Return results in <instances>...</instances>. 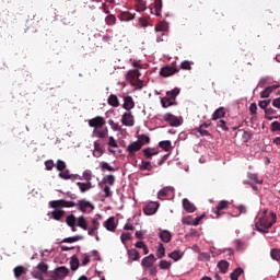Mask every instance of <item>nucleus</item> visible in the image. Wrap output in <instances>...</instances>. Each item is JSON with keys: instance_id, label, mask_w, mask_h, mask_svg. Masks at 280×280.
<instances>
[{"instance_id": "nucleus-1", "label": "nucleus", "mask_w": 280, "mask_h": 280, "mask_svg": "<svg viewBox=\"0 0 280 280\" xmlns=\"http://www.w3.org/2000/svg\"><path fill=\"white\" fill-rule=\"evenodd\" d=\"M277 223V213L271 211L268 215V210H264L260 217L255 222L256 231L259 233H268V229H272V225Z\"/></svg>"}, {"instance_id": "nucleus-2", "label": "nucleus", "mask_w": 280, "mask_h": 280, "mask_svg": "<svg viewBox=\"0 0 280 280\" xmlns=\"http://www.w3.org/2000/svg\"><path fill=\"white\" fill-rule=\"evenodd\" d=\"M90 128H94L93 135L98 139H106L108 137V127L106 126V119L102 116H96L89 120Z\"/></svg>"}, {"instance_id": "nucleus-3", "label": "nucleus", "mask_w": 280, "mask_h": 280, "mask_svg": "<svg viewBox=\"0 0 280 280\" xmlns=\"http://www.w3.org/2000/svg\"><path fill=\"white\" fill-rule=\"evenodd\" d=\"M139 78H141V72H139V70H129L127 72V80L130 81V84L137 86V89H143V81Z\"/></svg>"}, {"instance_id": "nucleus-4", "label": "nucleus", "mask_w": 280, "mask_h": 280, "mask_svg": "<svg viewBox=\"0 0 280 280\" xmlns=\"http://www.w3.org/2000/svg\"><path fill=\"white\" fill-rule=\"evenodd\" d=\"M49 207H51V209H71L73 207H78V203L73 202V201H67L65 199H60V200H54L49 202Z\"/></svg>"}, {"instance_id": "nucleus-5", "label": "nucleus", "mask_w": 280, "mask_h": 280, "mask_svg": "<svg viewBox=\"0 0 280 280\" xmlns=\"http://www.w3.org/2000/svg\"><path fill=\"white\" fill-rule=\"evenodd\" d=\"M77 209L81 211V213H91L95 209V206H93L91 201L80 199L77 203Z\"/></svg>"}, {"instance_id": "nucleus-6", "label": "nucleus", "mask_w": 280, "mask_h": 280, "mask_svg": "<svg viewBox=\"0 0 280 280\" xmlns=\"http://www.w3.org/2000/svg\"><path fill=\"white\" fill-rule=\"evenodd\" d=\"M122 126H127V128H132L135 126V116L132 112H125L120 119Z\"/></svg>"}, {"instance_id": "nucleus-7", "label": "nucleus", "mask_w": 280, "mask_h": 280, "mask_svg": "<svg viewBox=\"0 0 280 280\" xmlns=\"http://www.w3.org/2000/svg\"><path fill=\"white\" fill-rule=\"evenodd\" d=\"M178 95H180V89L178 88L166 92V98L170 101L168 106H176V97H178Z\"/></svg>"}, {"instance_id": "nucleus-8", "label": "nucleus", "mask_w": 280, "mask_h": 280, "mask_svg": "<svg viewBox=\"0 0 280 280\" xmlns=\"http://www.w3.org/2000/svg\"><path fill=\"white\" fill-rule=\"evenodd\" d=\"M163 119L164 121H167L173 128H178V126H180V119L174 116L172 113L165 114Z\"/></svg>"}, {"instance_id": "nucleus-9", "label": "nucleus", "mask_w": 280, "mask_h": 280, "mask_svg": "<svg viewBox=\"0 0 280 280\" xmlns=\"http://www.w3.org/2000/svg\"><path fill=\"white\" fill-rule=\"evenodd\" d=\"M151 14L155 16H161V10H163V0H155L154 3L150 5Z\"/></svg>"}, {"instance_id": "nucleus-10", "label": "nucleus", "mask_w": 280, "mask_h": 280, "mask_svg": "<svg viewBox=\"0 0 280 280\" xmlns=\"http://www.w3.org/2000/svg\"><path fill=\"white\" fill-rule=\"evenodd\" d=\"M141 144L138 143L137 141L131 142L129 145L126 148V152H128V156H135L139 150H141Z\"/></svg>"}, {"instance_id": "nucleus-11", "label": "nucleus", "mask_w": 280, "mask_h": 280, "mask_svg": "<svg viewBox=\"0 0 280 280\" xmlns=\"http://www.w3.org/2000/svg\"><path fill=\"white\" fill-rule=\"evenodd\" d=\"M59 178H62L63 180H77V178H79V180H82V177L71 174L67 168L59 173Z\"/></svg>"}, {"instance_id": "nucleus-12", "label": "nucleus", "mask_w": 280, "mask_h": 280, "mask_svg": "<svg viewBox=\"0 0 280 280\" xmlns=\"http://www.w3.org/2000/svg\"><path fill=\"white\" fill-rule=\"evenodd\" d=\"M55 277H57V279H65L66 277L69 276V268L61 266L55 269L54 273Z\"/></svg>"}, {"instance_id": "nucleus-13", "label": "nucleus", "mask_w": 280, "mask_h": 280, "mask_svg": "<svg viewBox=\"0 0 280 280\" xmlns=\"http://www.w3.org/2000/svg\"><path fill=\"white\" fill-rule=\"evenodd\" d=\"M174 73H178V68L166 66L160 70L162 78H170V75H174Z\"/></svg>"}, {"instance_id": "nucleus-14", "label": "nucleus", "mask_w": 280, "mask_h": 280, "mask_svg": "<svg viewBox=\"0 0 280 280\" xmlns=\"http://www.w3.org/2000/svg\"><path fill=\"white\" fill-rule=\"evenodd\" d=\"M156 261V257L154 254H150L149 256L144 257L141 261V266L143 268H152L154 266V262Z\"/></svg>"}, {"instance_id": "nucleus-15", "label": "nucleus", "mask_w": 280, "mask_h": 280, "mask_svg": "<svg viewBox=\"0 0 280 280\" xmlns=\"http://www.w3.org/2000/svg\"><path fill=\"white\" fill-rule=\"evenodd\" d=\"M104 152H106V149H104V145L102 144V142L95 141L93 156H95V159H100V156H102Z\"/></svg>"}, {"instance_id": "nucleus-16", "label": "nucleus", "mask_w": 280, "mask_h": 280, "mask_svg": "<svg viewBox=\"0 0 280 280\" xmlns=\"http://www.w3.org/2000/svg\"><path fill=\"white\" fill-rule=\"evenodd\" d=\"M170 194H174V187H164L158 192V198L159 200H165V198L170 197Z\"/></svg>"}, {"instance_id": "nucleus-17", "label": "nucleus", "mask_w": 280, "mask_h": 280, "mask_svg": "<svg viewBox=\"0 0 280 280\" xmlns=\"http://www.w3.org/2000/svg\"><path fill=\"white\" fill-rule=\"evenodd\" d=\"M122 108L127 112H130L132 108H135V100H132V96L127 95L124 97Z\"/></svg>"}, {"instance_id": "nucleus-18", "label": "nucleus", "mask_w": 280, "mask_h": 280, "mask_svg": "<svg viewBox=\"0 0 280 280\" xmlns=\"http://www.w3.org/2000/svg\"><path fill=\"white\" fill-rule=\"evenodd\" d=\"M159 237L165 244H170V242H172V233L167 230L160 231Z\"/></svg>"}, {"instance_id": "nucleus-19", "label": "nucleus", "mask_w": 280, "mask_h": 280, "mask_svg": "<svg viewBox=\"0 0 280 280\" xmlns=\"http://www.w3.org/2000/svg\"><path fill=\"white\" fill-rule=\"evenodd\" d=\"M224 209H229V201L226 200H222L218 203L217 210L214 211L217 218H220V215H222V211H224Z\"/></svg>"}, {"instance_id": "nucleus-20", "label": "nucleus", "mask_w": 280, "mask_h": 280, "mask_svg": "<svg viewBox=\"0 0 280 280\" xmlns=\"http://www.w3.org/2000/svg\"><path fill=\"white\" fill-rule=\"evenodd\" d=\"M183 208L187 213H194V211H196V206L187 198L183 199Z\"/></svg>"}, {"instance_id": "nucleus-21", "label": "nucleus", "mask_w": 280, "mask_h": 280, "mask_svg": "<svg viewBox=\"0 0 280 280\" xmlns=\"http://www.w3.org/2000/svg\"><path fill=\"white\" fill-rule=\"evenodd\" d=\"M100 229V221H97V219H92V225L90 228H88V234L93 236L95 235L97 231Z\"/></svg>"}, {"instance_id": "nucleus-22", "label": "nucleus", "mask_w": 280, "mask_h": 280, "mask_svg": "<svg viewBox=\"0 0 280 280\" xmlns=\"http://www.w3.org/2000/svg\"><path fill=\"white\" fill-rule=\"evenodd\" d=\"M77 185L81 194H86V191H89L90 189H93V184H91V182H86V183L78 182Z\"/></svg>"}, {"instance_id": "nucleus-23", "label": "nucleus", "mask_w": 280, "mask_h": 280, "mask_svg": "<svg viewBox=\"0 0 280 280\" xmlns=\"http://www.w3.org/2000/svg\"><path fill=\"white\" fill-rule=\"evenodd\" d=\"M104 226L107 231L114 232L117 229V225L115 224V217L108 218L105 221Z\"/></svg>"}, {"instance_id": "nucleus-24", "label": "nucleus", "mask_w": 280, "mask_h": 280, "mask_svg": "<svg viewBox=\"0 0 280 280\" xmlns=\"http://www.w3.org/2000/svg\"><path fill=\"white\" fill-rule=\"evenodd\" d=\"M224 115H226V112L224 110V107H219L212 114V121H218V119H222V117H224Z\"/></svg>"}, {"instance_id": "nucleus-25", "label": "nucleus", "mask_w": 280, "mask_h": 280, "mask_svg": "<svg viewBox=\"0 0 280 280\" xmlns=\"http://www.w3.org/2000/svg\"><path fill=\"white\" fill-rule=\"evenodd\" d=\"M107 103L109 106H113L114 108H119V98L115 94H110L108 96Z\"/></svg>"}, {"instance_id": "nucleus-26", "label": "nucleus", "mask_w": 280, "mask_h": 280, "mask_svg": "<svg viewBox=\"0 0 280 280\" xmlns=\"http://www.w3.org/2000/svg\"><path fill=\"white\" fill-rule=\"evenodd\" d=\"M77 226L83 229V231L89 230V223L86 222V218H84V215H81L77 219Z\"/></svg>"}, {"instance_id": "nucleus-27", "label": "nucleus", "mask_w": 280, "mask_h": 280, "mask_svg": "<svg viewBox=\"0 0 280 280\" xmlns=\"http://www.w3.org/2000/svg\"><path fill=\"white\" fill-rule=\"evenodd\" d=\"M51 217L60 222L62 218H65V210H60V208H55V210L51 212Z\"/></svg>"}, {"instance_id": "nucleus-28", "label": "nucleus", "mask_w": 280, "mask_h": 280, "mask_svg": "<svg viewBox=\"0 0 280 280\" xmlns=\"http://www.w3.org/2000/svg\"><path fill=\"white\" fill-rule=\"evenodd\" d=\"M272 115H277V109L272 107H268V109H266L265 112V119H268V121H272V119H277V116H272Z\"/></svg>"}, {"instance_id": "nucleus-29", "label": "nucleus", "mask_w": 280, "mask_h": 280, "mask_svg": "<svg viewBox=\"0 0 280 280\" xmlns=\"http://www.w3.org/2000/svg\"><path fill=\"white\" fill-rule=\"evenodd\" d=\"M118 19L120 21H132V20H135V14H132L128 11H124V12L119 13Z\"/></svg>"}, {"instance_id": "nucleus-30", "label": "nucleus", "mask_w": 280, "mask_h": 280, "mask_svg": "<svg viewBox=\"0 0 280 280\" xmlns=\"http://www.w3.org/2000/svg\"><path fill=\"white\" fill-rule=\"evenodd\" d=\"M229 266H230V264L226 260H220L218 262V268H219L220 272H222L223 275H226V272H229Z\"/></svg>"}, {"instance_id": "nucleus-31", "label": "nucleus", "mask_w": 280, "mask_h": 280, "mask_svg": "<svg viewBox=\"0 0 280 280\" xmlns=\"http://www.w3.org/2000/svg\"><path fill=\"white\" fill-rule=\"evenodd\" d=\"M143 154H144L145 159H152V156H156V154H159V150L152 149V148H147L143 150Z\"/></svg>"}, {"instance_id": "nucleus-32", "label": "nucleus", "mask_w": 280, "mask_h": 280, "mask_svg": "<svg viewBox=\"0 0 280 280\" xmlns=\"http://www.w3.org/2000/svg\"><path fill=\"white\" fill-rule=\"evenodd\" d=\"M242 275H244V269L238 267V268L234 269L232 273H230V279L237 280V279H240V277H242Z\"/></svg>"}, {"instance_id": "nucleus-33", "label": "nucleus", "mask_w": 280, "mask_h": 280, "mask_svg": "<svg viewBox=\"0 0 280 280\" xmlns=\"http://www.w3.org/2000/svg\"><path fill=\"white\" fill-rule=\"evenodd\" d=\"M70 268L72 271L78 270L80 268V259H78V256L73 255L70 259Z\"/></svg>"}, {"instance_id": "nucleus-34", "label": "nucleus", "mask_w": 280, "mask_h": 280, "mask_svg": "<svg viewBox=\"0 0 280 280\" xmlns=\"http://www.w3.org/2000/svg\"><path fill=\"white\" fill-rule=\"evenodd\" d=\"M159 148L164 150V152H170V150H172V141L170 140L161 141L159 142Z\"/></svg>"}, {"instance_id": "nucleus-35", "label": "nucleus", "mask_w": 280, "mask_h": 280, "mask_svg": "<svg viewBox=\"0 0 280 280\" xmlns=\"http://www.w3.org/2000/svg\"><path fill=\"white\" fill-rule=\"evenodd\" d=\"M136 142L140 144V148H143V145L150 143V138L147 135H139L138 140Z\"/></svg>"}, {"instance_id": "nucleus-36", "label": "nucleus", "mask_w": 280, "mask_h": 280, "mask_svg": "<svg viewBox=\"0 0 280 280\" xmlns=\"http://www.w3.org/2000/svg\"><path fill=\"white\" fill-rule=\"evenodd\" d=\"M156 207H154V203L148 205L144 207L143 212L145 215H154L156 213Z\"/></svg>"}, {"instance_id": "nucleus-37", "label": "nucleus", "mask_w": 280, "mask_h": 280, "mask_svg": "<svg viewBox=\"0 0 280 280\" xmlns=\"http://www.w3.org/2000/svg\"><path fill=\"white\" fill-rule=\"evenodd\" d=\"M170 259H173V261H179V259H183V253L180 250H174L168 254Z\"/></svg>"}, {"instance_id": "nucleus-38", "label": "nucleus", "mask_w": 280, "mask_h": 280, "mask_svg": "<svg viewBox=\"0 0 280 280\" xmlns=\"http://www.w3.org/2000/svg\"><path fill=\"white\" fill-rule=\"evenodd\" d=\"M128 255H129V258H131L132 261H139L140 259V254H139V250L132 248V249H129L128 250Z\"/></svg>"}, {"instance_id": "nucleus-39", "label": "nucleus", "mask_w": 280, "mask_h": 280, "mask_svg": "<svg viewBox=\"0 0 280 280\" xmlns=\"http://www.w3.org/2000/svg\"><path fill=\"white\" fill-rule=\"evenodd\" d=\"M14 272V277L15 279H19L20 277H23V275H25V267L23 266H18L13 269Z\"/></svg>"}, {"instance_id": "nucleus-40", "label": "nucleus", "mask_w": 280, "mask_h": 280, "mask_svg": "<svg viewBox=\"0 0 280 280\" xmlns=\"http://www.w3.org/2000/svg\"><path fill=\"white\" fill-rule=\"evenodd\" d=\"M80 240H84V236H81V235L71 236V237L63 238L62 242L65 244H73V242H80Z\"/></svg>"}, {"instance_id": "nucleus-41", "label": "nucleus", "mask_w": 280, "mask_h": 280, "mask_svg": "<svg viewBox=\"0 0 280 280\" xmlns=\"http://www.w3.org/2000/svg\"><path fill=\"white\" fill-rule=\"evenodd\" d=\"M247 178L257 183V185H264V180L259 179V176L256 173H247Z\"/></svg>"}, {"instance_id": "nucleus-42", "label": "nucleus", "mask_w": 280, "mask_h": 280, "mask_svg": "<svg viewBox=\"0 0 280 280\" xmlns=\"http://www.w3.org/2000/svg\"><path fill=\"white\" fill-rule=\"evenodd\" d=\"M155 255L158 259H163V257H165V246H163V243L159 244Z\"/></svg>"}, {"instance_id": "nucleus-43", "label": "nucleus", "mask_w": 280, "mask_h": 280, "mask_svg": "<svg viewBox=\"0 0 280 280\" xmlns=\"http://www.w3.org/2000/svg\"><path fill=\"white\" fill-rule=\"evenodd\" d=\"M271 102H272V100L259 101L258 106H259V108H261V110H264V113H266V110H268Z\"/></svg>"}, {"instance_id": "nucleus-44", "label": "nucleus", "mask_w": 280, "mask_h": 280, "mask_svg": "<svg viewBox=\"0 0 280 280\" xmlns=\"http://www.w3.org/2000/svg\"><path fill=\"white\" fill-rule=\"evenodd\" d=\"M270 257L273 259V261H280V249L279 248H272L270 250Z\"/></svg>"}, {"instance_id": "nucleus-45", "label": "nucleus", "mask_w": 280, "mask_h": 280, "mask_svg": "<svg viewBox=\"0 0 280 280\" xmlns=\"http://www.w3.org/2000/svg\"><path fill=\"white\" fill-rule=\"evenodd\" d=\"M136 10H137V12H145V10H147L145 1L137 0Z\"/></svg>"}, {"instance_id": "nucleus-46", "label": "nucleus", "mask_w": 280, "mask_h": 280, "mask_svg": "<svg viewBox=\"0 0 280 280\" xmlns=\"http://www.w3.org/2000/svg\"><path fill=\"white\" fill-rule=\"evenodd\" d=\"M105 23L106 25H115V23H117V18L115 16V14H108L106 18H105Z\"/></svg>"}, {"instance_id": "nucleus-47", "label": "nucleus", "mask_w": 280, "mask_h": 280, "mask_svg": "<svg viewBox=\"0 0 280 280\" xmlns=\"http://www.w3.org/2000/svg\"><path fill=\"white\" fill-rule=\"evenodd\" d=\"M55 167L57 168L58 172H65L67 170V163L62 160H58L57 163L55 164Z\"/></svg>"}, {"instance_id": "nucleus-48", "label": "nucleus", "mask_w": 280, "mask_h": 280, "mask_svg": "<svg viewBox=\"0 0 280 280\" xmlns=\"http://www.w3.org/2000/svg\"><path fill=\"white\" fill-rule=\"evenodd\" d=\"M108 124H109L112 130H114V132H121V126H119L117 122H115V120L109 119Z\"/></svg>"}, {"instance_id": "nucleus-49", "label": "nucleus", "mask_w": 280, "mask_h": 280, "mask_svg": "<svg viewBox=\"0 0 280 280\" xmlns=\"http://www.w3.org/2000/svg\"><path fill=\"white\" fill-rule=\"evenodd\" d=\"M37 270L42 273V275H46L47 270H49V266L45 262H39L37 265Z\"/></svg>"}, {"instance_id": "nucleus-50", "label": "nucleus", "mask_w": 280, "mask_h": 280, "mask_svg": "<svg viewBox=\"0 0 280 280\" xmlns=\"http://www.w3.org/2000/svg\"><path fill=\"white\" fill-rule=\"evenodd\" d=\"M140 170L147 171V172H152V164L149 161H142V164L140 166Z\"/></svg>"}, {"instance_id": "nucleus-51", "label": "nucleus", "mask_w": 280, "mask_h": 280, "mask_svg": "<svg viewBox=\"0 0 280 280\" xmlns=\"http://www.w3.org/2000/svg\"><path fill=\"white\" fill-rule=\"evenodd\" d=\"M100 167L102 172H105V170H107V172H115V168L108 165V162H101Z\"/></svg>"}, {"instance_id": "nucleus-52", "label": "nucleus", "mask_w": 280, "mask_h": 280, "mask_svg": "<svg viewBox=\"0 0 280 280\" xmlns=\"http://www.w3.org/2000/svg\"><path fill=\"white\" fill-rule=\"evenodd\" d=\"M159 266L161 270H170V268H172V262L167 260H161Z\"/></svg>"}, {"instance_id": "nucleus-53", "label": "nucleus", "mask_w": 280, "mask_h": 280, "mask_svg": "<svg viewBox=\"0 0 280 280\" xmlns=\"http://www.w3.org/2000/svg\"><path fill=\"white\" fill-rule=\"evenodd\" d=\"M182 223L187 224L188 226H194V218L191 215H187L182 218Z\"/></svg>"}, {"instance_id": "nucleus-54", "label": "nucleus", "mask_w": 280, "mask_h": 280, "mask_svg": "<svg viewBox=\"0 0 280 280\" xmlns=\"http://www.w3.org/2000/svg\"><path fill=\"white\" fill-rule=\"evenodd\" d=\"M78 219H75V215L74 214H70L67 217L66 219V223L69 225V226H73V224H75Z\"/></svg>"}, {"instance_id": "nucleus-55", "label": "nucleus", "mask_w": 280, "mask_h": 280, "mask_svg": "<svg viewBox=\"0 0 280 280\" xmlns=\"http://www.w3.org/2000/svg\"><path fill=\"white\" fill-rule=\"evenodd\" d=\"M132 235L129 232H124L120 236V240L122 244H126V242H129L131 240Z\"/></svg>"}, {"instance_id": "nucleus-56", "label": "nucleus", "mask_w": 280, "mask_h": 280, "mask_svg": "<svg viewBox=\"0 0 280 280\" xmlns=\"http://www.w3.org/2000/svg\"><path fill=\"white\" fill-rule=\"evenodd\" d=\"M104 183H106L107 185H115V176L113 175H107L104 177Z\"/></svg>"}, {"instance_id": "nucleus-57", "label": "nucleus", "mask_w": 280, "mask_h": 280, "mask_svg": "<svg viewBox=\"0 0 280 280\" xmlns=\"http://www.w3.org/2000/svg\"><path fill=\"white\" fill-rule=\"evenodd\" d=\"M180 69H184L185 71H191V62L188 60H185L180 63Z\"/></svg>"}, {"instance_id": "nucleus-58", "label": "nucleus", "mask_w": 280, "mask_h": 280, "mask_svg": "<svg viewBox=\"0 0 280 280\" xmlns=\"http://www.w3.org/2000/svg\"><path fill=\"white\" fill-rule=\"evenodd\" d=\"M265 89H267V91L271 95V93H275V91H277V89H280V84H279V82H277L276 84L269 85V86H267Z\"/></svg>"}, {"instance_id": "nucleus-59", "label": "nucleus", "mask_w": 280, "mask_h": 280, "mask_svg": "<svg viewBox=\"0 0 280 280\" xmlns=\"http://www.w3.org/2000/svg\"><path fill=\"white\" fill-rule=\"evenodd\" d=\"M56 164H54V160H47L46 162H45V167H46V170L48 171V172H51V170H54V166H55Z\"/></svg>"}, {"instance_id": "nucleus-60", "label": "nucleus", "mask_w": 280, "mask_h": 280, "mask_svg": "<svg viewBox=\"0 0 280 280\" xmlns=\"http://www.w3.org/2000/svg\"><path fill=\"white\" fill-rule=\"evenodd\" d=\"M83 178L86 180V183H91V178H93V174L91 173V171H84Z\"/></svg>"}, {"instance_id": "nucleus-61", "label": "nucleus", "mask_w": 280, "mask_h": 280, "mask_svg": "<svg viewBox=\"0 0 280 280\" xmlns=\"http://www.w3.org/2000/svg\"><path fill=\"white\" fill-rule=\"evenodd\" d=\"M217 126L219 128H222L225 132L229 131V127L226 126V121H224L222 119L217 122Z\"/></svg>"}, {"instance_id": "nucleus-62", "label": "nucleus", "mask_w": 280, "mask_h": 280, "mask_svg": "<svg viewBox=\"0 0 280 280\" xmlns=\"http://www.w3.org/2000/svg\"><path fill=\"white\" fill-rule=\"evenodd\" d=\"M161 104H162L163 108H170V106H173V105H170V98H167V97H162Z\"/></svg>"}, {"instance_id": "nucleus-63", "label": "nucleus", "mask_w": 280, "mask_h": 280, "mask_svg": "<svg viewBox=\"0 0 280 280\" xmlns=\"http://www.w3.org/2000/svg\"><path fill=\"white\" fill-rule=\"evenodd\" d=\"M32 277L34 278V279H37V280H45L44 278H43V273L40 272V271H32Z\"/></svg>"}, {"instance_id": "nucleus-64", "label": "nucleus", "mask_w": 280, "mask_h": 280, "mask_svg": "<svg viewBox=\"0 0 280 280\" xmlns=\"http://www.w3.org/2000/svg\"><path fill=\"white\" fill-rule=\"evenodd\" d=\"M271 104H272L273 108H279L280 109V97L273 98L271 101Z\"/></svg>"}]
</instances>
